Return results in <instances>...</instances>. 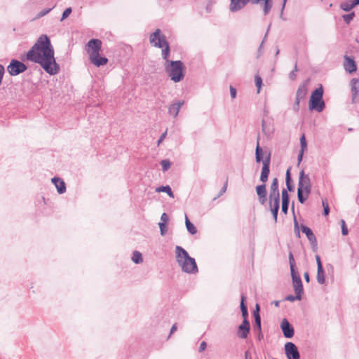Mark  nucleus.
<instances>
[{
  "label": "nucleus",
  "instance_id": "59",
  "mask_svg": "<svg viewBox=\"0 0 359 359\" xmlns=\"http://www.w3.org/2000/svg\"><path fill=\"white\" fill-rule=\"evenodd\" d=\"M240 325L244 326V327H246L250 329V323L247 318H243V321L242 324H241Z\"/></svg>",
  "mask_w": 359,
  "mask_h": 359
},
{
  "label": "nucleus",
  "instance_id": "20",
  "mask_svg": "<svg viewBox=\"0 0 359 359\" xmlns=\"http://www.w3.org/2000/svg\"><path fill=\"white\" fill-rule=\"evenodd\" d=\"M89 60L92 64L97 67L105 65L108 62V59L100 56V53L97 55L90 57Z\"/></svg>",
  "mask_w": 359,
  "mask_h": 359
},
{
  "label": "nucleus",
  "instance_id": "31",
  "mask_svg": "<svg viewBox=\"0 0 359 359\" xmlns=\"http://www.w3.org/2000/svg\"><path fill=\"white\" fill-rule=\"evenodd\" d=\"M285 181H286V186H287V190L289 191H292L294 190V187H293V186L292 184V179H291V177H290V169H287V170L286 172Z\"/></svg>",
  "mask_w": 359,
  "mask_h": 359
},
{
  "label": "nucleus",
  "instance_id": "3",
  "mask_svg": "<svg viewBox=\"0 0 359 359\" xmlns=\"http://www.w3.org/2000/svg\"><path fill=\"white\" fill-rule=\"evenodd\" d=\"M311 182L309 175L305 174L304 170L299 172L297 198L301 203H304L309 198L311 191Z\"/></svg>",
  "mask_w": 359,
  "mask_h": 359
},
{
  "label": "nucleus",
  "instance_id": "25",
  "mask_svg": "<svg viewBox=\"0 0 359 359\" xmlns=\"http://www.w3.org/2000/svg\"><path fill=\"white\" fill-rule=\"evenodd\" d=\"M250 330V329L246 327L239 325L237 332L238 337L241 339H246L248 337Z\"/></svg>",
  "mask_w": 359,
  "mask_h": 359
},
{
  "label": "nucleus",
  "instance_id": "18",
  "mask_svg": "<svg viewBox=\"0 0 359 359\" xmlns=\"http://www.w3.org/2000/svg\"><path fill=\"white\" fill-rule=\"evenodd\" d=\"M344 67L345 70L349 73L355 72L357 69L356 64L353 59H351L348 56H345Z\"/></svg>",
  "mask_w": 359,
  "mask_h": 359
},
{
  "label": "nucleus",
  "instance_id": "26",
  "mask_svg": "<svg viewBox=\"0 0 359 359\" xmlns=\"http://www.w3.org/2000/svg\"><path fill=\"white\" fill-rule=\"evenodd\" d=\"M161 48H162L161 55H162V58L165 61L164 64H167L168 62H171L172 60H170L168 59V57H169V55H170V48L169 43L167 44L166 46H163Z\"/></svg>",
  "mask_w": 359,
  "mask_h": 359
},
{
  "label": "nucleus",
  "instance_id": "41",
  "mask_svg": "<svg viewBox=\"0 0 359 359\" xmlns=\"http://www.w3.org/2000/svg\"><path fill=\"white\" fill-rule=\"evenodd\" d=\"M254 330L255 332H260V330H262V325H261V318H255V327Z\"/></svg>",
  "mask_w": 359,
  "mask_h": 359
},
{
  "label": "nucleus",
  "instance_id": "63",
  "mask_svg": "<svg viewBox=\"0 0 359 359\" xmlns=\"http://www.w3.org/2000/svg\"><path fill=\"white\" fill-rule=\"evenodd\" d=\"M304 276L305 280L309 283L310 280L309 273L308 272L304 273Z\"/></svg>",
  "mask_w": 359,
  "mask_h": 359
},
{
  "label": "nucleus",
  "instance_id": "45",
  "mask_svg": "<svg viewBox=\"0 0 359 359\" xmlns=\"http://www.w3.org/2000/svg\"><path fill=\"white\" fill-rule=\"evenodd\" d=\"M298 71L297 65L295 64L294 69L289 74V78L290 80L294 81L296 79V72Z\"/></svg>",
  "mask_w": 359,
  "mask_h": 359
},
{
  "label": "nucleus",
  "instance_id": "8",
  "mask_svg": "<svg viewBox=\"0 0 359 359\" xmlns=\"http://www.w3.org/2000/svg\"><path fill=\"white\" fill-rule=\"evenodd\" d=\"M27 69V66L17 60H12L7 67V71L11 76H16L24 72Z\"/></svg>",
  "mask_w": 359,
  "mask_h": 359
},
{
  "label": "nucleus",
  "instance_id": "15",
  "mask_svg": "<svg viewBox=\"0 0 359 359\" xmlns=\"http://www.w3.org/2000/svg\"><path fill=\"white\" fill-rule=\"evenodd\" d=\"M301 229L302 231L306 235L307 238L310 241L313 248H317V239L314 233H313L312 230L308 226L303 224L301 226Z\"/></svg>",
  "mask_w": 359,
  "mask_h": 359
},
{
  "label": "nucleus",
  "instance_id": "48",
  "mask_svg": "<svg viewBox=\"0 0 359 359\" xmlns=\"http://www.w3.org/2000/svg\"><path fill=\"white\" fill-rule=\"evenodd\" d=\"M161 236H164L167 232L166 224L159 223L158 224Z\"/></svg>",
  "mask_w": 359,
  "mask_h": 359
},
{
  "label": "nucleus",
  "instance_id": "38",
  "mask_svg": "<svg viewBox=\"0 0 359 359\" xmlns=\"http://www.w3.org/2000/svg\"><path fill=\"white\" fill-rule=\"evenodd\" d=\"M354 17H355L354 12L342 15V18L346 24H349L351 22V21L353 19Z\"/></svg>",
  "mask_w": 359,
  "mask_h": 359
},
{
  "label": "nucleus",
  "instance_id": "64",
  "mask_svg": "<svg viewBox=\"0 0 359 359\" xmlns=\"http://www.w3.org/2000/svg\"><path fill=\"white\" fill-rule=\"evenodd\" d=\"M294 230H298L299 229V224H298V222L297 221L295 217H294Z\"/></svg>",
  "mask_w": 359,
  "mask_h": 359
},
{
  "label": "nucleus",
  "instance_id": "33",
  "mask_svg": "<svg viewBox=\"0 0 359 359\" xmlns=\"http://www.w3.org/2000/svg\"><path fill=\"white\" fill-rule=\"evenodd\" d=\"M359 82L358 79H353L351 80V93L353 95V99H355L358 95V89L356 87V84Z\"/></svg>",
  "mask_w": 359,
  "mask_h": 359
},
{
  "label": "nucleus",
  "instance_id": "27",
  "mask_svg": "<svg viewBox=\"0 0 359 359\" xmlns=\"http://www.w3.org/2000/svg\"><path fill=\"white\" fill-rule=\"evenodd\" d=\"M156 191L158 192V193H160V192H165L171 198H174V194H173V192L170 188V186L168 185H166V186H161V187H158L156 189Z\"/></svg>",
  "mask_w": 359,
  "mask_h": 359
},
{
  "label": "nucleus",
  "instance_id": "57",
  "mask_svg": "<svg viewBox=\"0 0 359 359\" xmlns=\"http://www.w3.org/2000/svg\"><path fill=\"white\" fill-rule=\"evenodd\" d=\"M166 135H167V130L160 136V137L157 142L158 145H159L161 143V142L165 138Z\"/></svg>",
  "mask_w": 359,
  "mask_h": 359
},
{
  "label": "nucleus",
  "instance_id": "21",
  "mask_svg": "<svg viewBox=\"0 0 359 359\" xmlns=\"http://www.w3.org/2000/svg\"><path fill=\"white\" fill-rule=\"evenodd\" d=\"M52 182L55 184L57 188V192L60 194H64L66 191L65 183L59 177H53L51 180Z\"/></svg>",
  "mask_w": 359,
  "mask_h": 359
},
{
  "label": "nucleus",
  "instance_id": "34",
  "mask_svg": "<svg viewBox=\"0 0 359 359\" xmlns=\"http://www.w3.org/2000/svg\"><path fill=\"white\" fill-rule=\"evenodd\" d=\"M288 258L291 273L293 272H297L295 270V262L292 252H289Z\"/></svg>",
  "mask_w": 359,
  "mask_h": 359
},
{
  "label": "nucleus",
  "instance_id": "50",
  "mask_svg": "<svg viewBox=\"0 0 359 359\" xmlns=\"http://www.w3.org/2000/svg\"><path fill=\"white\" fill-rule=\"evenodd\" d=\"M229 90H230V95H231V98L232 99L236 98V94H237L236 89L233 86H230Z\"/></svg>",
  "mask_w": 359,
  "mask_h": 359
},
{
  "label": "nucleus",
  "instance_id": "10",
  "mask_svg": "<svg viewBox=\"0 0 359 359\" xmlns=\"http://www.w3.org/2000/svg\"><path fill=\"white\" fill-rule=\"evenodd\" d=\"M285 353L287 359H300L297 346L292 342H287L284 346Z\"/></svg>",
  "mask_w": 359,
  "mask_h": 359
},
{
  "label": "nucleus",
  "instance_id": "22",
  "mask_svg": "<svg viewBox=\"0 0 359 359\" xmlns=\"http://www.w3.org/2000/svg\"><path fill=\"white\" fill-rule=\"evenodd\" d=\"M270 210L272 213L274 222H277L278 213L280 208V201H274L269 203Z\"/></svg>",
  "mask_w": 359,
  "mask_h": 359
},
{
  "label": "nucleus",
  "instance_id": "5",
  "mask_svg": "<svg viewBox=\"0 0 359 359\" xmlns=\"http://www.w3.org/2000/svg\"><path fill=\"white\" fill-rule=\"evenodd\" d=\"M262 156L263 152L262 148L259 146L258 138L255 149V159L257 163H260L261 161H262L263 165L260 175V181L262 183H266L268 180L269 175L270 172L271 154H269L264 160L262 159Z\"/></svg>",
  "mask_w": 359,
  "mask_h": 359
},
{
  "label": "nucleus",
  "instance_id": "9",
  "mask_svg": "<svg viewBox=\"0 0 359 359\" xmlns=\"http://www.w3.org/2000/svg\"><path fill=\"white\" fill-rule=\"evenodd\" d=\"M86 47L90 58L100 53L102 48V41L100 39H92L87 43Z\"/></svg>",
  "mask_w": 359,
  "mask_h": 359
},
{
  "label": "nucleus",
  "instance_id": "37",
  "mask_svg": "<svg viewBox=\"0 0 359 359\" xmlns=\"http://www.w3.org/2000/svg\"><path fill=\"white\" fill-rule=\"evenodd\" d=\"M255 85L257 88V93H259L260 89L262 86V79L259 75L256 74L255 76Z\"/></svg>",
  "mask_w": 359,
  "mask_h": 359
},
{
  "label": "nucleus",
  "instance_id": "11",
  "mask_svg": "<svg viewBox=\"0 0 359 359\" xmlns=\"http://www.w3.org/2000/svg\"><path fill=\"white\" fill-rule=\"evenodd\" d=\"M269 203L274 201H280V193L278 189V180L275 177L271 182L269 196Z\"/></svg>",
  "mask_w": 359,
  "mask_h": 359
},
{
  "label": "nucleus",
  "instance_id": "29",
  "mask_svg": "<svg viewBox=\"0 0 359 359\" xmlns=\"http://www.w3.org/2000/svg\"><path fill=\"white\" fill-rule=\"evenodd\" d=\"M317 281L319 284H324L325 283V276L323 268L317 269Z\"/></svg>",
  "mask_w": 359,
  "mask_h": 359
},
{
  "label": "nucleus",
  "instance_id": "6",
  "mask_svg": "<svg viewBox=\"0 0 359 359\" xmlns=\"http://www.w3.org/2000/svg\"><path fill=\"white\" fill-rule=\"evenodd\" d=\"M323 97V88L320 85L319 88L315 89L311 93L309 102V110L316 111L317 112H322L325 107V104Z\"/></svg>",
  "mask_w": 359,
  "mask_h": 359
},
{
  "label": "nucleus",
  "instance_id": "24",
  "mask_svg": "<svg viewBox=\"0 0 359 359\" xmlns=\"http://www.w3.org/2000/svg\"><path fill=\"white\" fill-rule=\"evenodd\" d=\"M262 1H264V15H267L272 7L271 1H270V0H252V4H260Z\"/></svg>",
  "mask_w": 359,
  "mask_h": 359
},
{
  "label": "nucleus",
  "instance_id": "30",
  "mask_svg": "<svg viewBox=\"0 0 359 359\" xmlns=\"http://www.w3.org/2000/svg\"><path fill=\"white\" fill-rule=\"evenodd\" d=\"M245 299V297L243 295H242L241 301V310L243 318H247L248 316V311L247 306L244 303Z\"/></svg>",
  "mask_w": 359,
  "mask_h": 359
},
{
  "label": "nucleus",
  "instance_id": "28",
  "mask_svg": "<svg viewBox=\"0 0 359 359\" xmlns=\"http://www.w3.org/2000/svg\"><path fill=\"white\" fill-rule=\"evenodd\" d=\"M185 225L187 231L191 235H194L197 233L196 227L189 221L187 215L185 217Z\"/></svg>",
  "mask_w": 359,
  "mask_h": 359
},
{
  "label": "nucleus",
  "instance_id": "32",
  "mask_svg": "<svg viewBox=\"0 0 359 359\" xmlns=\"http://www.w3.org/2000/svg\"><path fill=\"white\" fill-rule=\"evenodd\" d=\"M132 260L135 264H140L142 262V255L139 251H134L133 253Z\"/></svg>",
  "mask_w": 359,
  "mask_h": 359
},
{
  "label": "nucleus",
  "instance_id": "54",
  "mask_svg": "<svg viewBox=\"0 0 359 359\" xmlns=\"http://www.w3.org/2000/svg\"><path fill=\"white\" fill-rule=\"evenodd\" d=\"M288 206H289V204H287V203H282L281 210L285 215H287V213Z\"/></svg>",
  "mask_w": 359,
  "mask_h": 359
},
{
  "label": "nucleus",
  "instance_id": "2",
  "mask_svg": "<svg viewBox=\"0 0 359 359\" xmlns=\"http://www.w3.org/2000/svg\"><path fill=\"white\" fill-rule=\"evenodd\" d=\"M175 257L176 262L183 272L187 273H196L198 272V267L195 259L191 257L188 252L181 246H176Z\"/></svg>",
  "mask_w": 359,
  "mask_h": 359
},
{
  "label": "nucleus",
  "instance_id": "39",
  "mask_svg": "<svg viewBox=\"0 0 359 359\" xmlns=\"http://www.w3.org/2000/svg\"><path fill=\"white\" fill-rule=\"evenodd\" d=\"M290 203V196L286 189H283L282 191V203Z\"/></svg>",
  "mask_w": 359,
  "mask_h": 359
},
{
  "label": "nucleus",
  "instance_id": "14",
  "mask_svg": "<svg viewBox=\"0 0 359 359\" xmlns=\"http://www.w3.org/2000/svg\"><path fill=\"white\" fill-rule=\"evenodd\" d=\"M256 192L258 196L259 202L262 205H264L267 201V191L265 183L256 187Z\"/></svg>",
  "mask_w": 359,
  "mask_h": 359
},
{
  "label": "nucleus",
  "instance_id": "56",
  "mask_svg": "<svg viewBox=\"0 0 359 359\" xmlns=\"http://www.w3.org/2000/svg\"><path fill=\"white\" fill-rule=\"evenodd\" d=\"M161 223H164V224L167 223V222L168 221V217L166 213H163L161 215Z\"/></svg>",
  "mask_w": 359,
  "mask_h": 359
},
{
  "label": "nucleus",
  "instance_id": "19",
  "mask_svg": "<svg viewBox=\"0 0 359 359\" xmlns=\"http://www.w3.org/2000/svg\"><path fill=\"white\" fill-rule=\"evenodd\" d=\"M184 101H177L171 104L168 107V113L172 115L174 117H176L178 115L180 108L184 104Z\"/></svg>",
  "mask_w": 359,
  "mask_h": 359
},
{
  "label": "nucleus",
  "instance_id": "58",
  "mask_svg": "<svg viewBox=\"0 0 359 359\" xmlns=\"http://www.w3.org/2000/svg\"><path fill=\"white\" fill-rule=\"evenodd\" d=\"M4 72H5V69H4V66L0 65V85L1 84V82H2V79H3V76L4 74Z\"/></svg>",
  "mask_w": 359,
  "mask_h": 359
},
{
  "label": "nucleus",
  "instance_id": "23",
  "mask_svg": "<svg viewBox=\"0 0 359 359\" xmlns=\"http://www.w3.org/2000/svg\"><path fill=\"white\" fill-rule=\"evenodd\" d=\"M307 94V87L305 84H302L299 86L297 93H296V99L297 100H304Z\"/></svg>",
  "mask_w": 359,
  "mask_h": 359
},
{
  "label": "nucleus",
  "instance_id": "62",
  "mask_svg": "<svg viewBox=\"0 0 359 359\" xmlns=\"http://www.w3.org/2000/svg\"><path fill=\"white\" fill-rule=\"evenodd\" d=\"M177 323H175V324L172 326V327H171V329H170V334H173V333L177 330Z\"/></svg>",
  "mask_w": 359,
  "mask_h": 359
},
{
  "label": "nucleus",
  "instance_id": "55",
  "mask_svg": "<svg viewBox=\"0 0 359 359\" xmlns=\"http://www.w3.org/2000/svg\"><path fill=\"white\" fill-rule=\"evenodd\" d=\"M206 347H207V344H206V342H205V341H202V342L201 343V344H200V346H199V348H198V351H199L200 353L203 352V351H205V350Z\"/></svg>",
  "mask_w": 359,
  "mask_h": 359
},
{
  "label": "nucleus",
  "instance_id": "53",
  "mask_svg": "<svg viewBox=\"0 0 359 359\" xmlns=\"http://www.w3.org/2000/svg\"><path fill=\"white\" fill-rule=\"evenodd\" d=\"M315 257H316V264H317V269L323 268L320 256L316 255Z\"/></svg>",
  "mask_w": 359,
  "mask_h": 359
},
{
  "label": "nucleus",
  "instance_id": "17",
  "mask_svg": "<svg viewBox=\"0 0 359 359\" xmlns=\"http://www.w3.org/2000/svg\"><path fill=\"white\" fill-rule=\"evenodd\" d=\"M358 5H359V0H346L341 3L340 8L346 12H348Z\"/></svg>",
  "mask_w": 359,
  "mask_h": 359
},
{
  "label": "nucleus",
  "instance_id": "42",
  "mask_svg": "<svg viewBox=\"0 0 359 359\" xmlns=\"http://www.w3.org/2000/svg\"><path fill=\"white\" fill-rule=\"evenodd\" d=\"M270 27H271V25L269 26L268 29H267V31H266V34L264 35V39H263L260 46H259V47L258 48L257 57H259L261 55V54H262V46H263V45H264V42L266 41V37H267V35H268Z\"/></svg>",
  "mask_w": 359,
  "mask_h": 359
},
{
  "label": "nucleus",
  "instance_id": "16",
  "mask_svg": "<svg viewBox=\"0 0 359 359\" xmlns=\"http://www.w3.org/2000/svg\"><path fill=\"white\" fill-rule=\"evenodd\" d=\"M249 2L252 3V0H231L230 11L231 12L238 11Z\"/></svg>",
  "mask_w": 359,
  "mask_h": 359
},
{
  "label": "nucleus",
  "instance_id": "43",
  "mask_svg": "<svg viewBox=\"0 0 359 359\" xmlns=\"http://www.w3.org/2000/svg\"><path fill=\"white\" fill-rule=\"evenodd\" d=\"M285 299L289 302H294L295 300H301L302 299V295L300 294H295L294 295H287L285 297Z\"/></svg>",
  "mask_w": 359,
  "mask_h": 359
},
{
  "label": "nucleus",
  "instance_id": "46",
  "mask_svg": "<svg viewBox=\"0 0 359 359\" xmlns=\"http://www.w3.org/2000/svg\"><path fill=\"white\" fill-rule=\"evenodd\" d=\"M262 132L265 135H269L271 134V131L270 128L266 126L264 121H262Z\"/></svg>",
  "mask_w": 359,
  "mask_h": 359
},
{
  "label": "nucleus",
  "instance_id": "13",
  "mask_svg": "<svg viewBox=\"0 0 359 359\" xmlns=\"http://www.w3.org/2000/svg\"><path fill=\"white\" fill-rule=\"evenodd\" d=\"M280 327L285 337L290 339L294 336V328L286 318L283 319Z\"/></svg>",
  "mask_w": 359,
  "mask_h": 359
},
{
  "label": "nucleus",
  "instance_id": "12",
  "mask_svg": "<svg viewBox=\"0 0 359 359\" xmlns=\"http://www.w3.org/2000/svg\"><path fill=\"white\" fill-rule=\"evenodd\" d=\"M292 285L295 294L302 295L303 293V285L302 279L297 272L291 273Z\"/></svg>",
  "mask_w": 359,
  "mask_h": 359
},
{
  "label": "nucleus",
  "instance_id": "47",
  "mask_svg": "<svg viewBox=\"0 0 359 359\" xmlns=\"http://www.w3.org/2000/svg\"><path fill=\"white\" fill-rule=\"evenodd\" d=\"M341 233L344 236H346L348 233V228L346 227L345 221L344 219L341 220Z\"/></svg>",
  "mask_w": 359,
  "mask_h": 359
},
{
  "label": "nucleus",
  "instance_id": "35",
  "mask_svg": "<svg viewBox=\"0 0 359 359\" xmlns=\"http://www.w3.org/2000/svg\"><path fill=\"white\" fill-rule=\"evenodd\" d=\"M56 4H53V6L51 8H45L42 11H41L36 15V18H41L43 16H45L46 15H47L49 12H50L55 7Z\"/></svg>",
  "mask_w": 359,
  "mask_h": 359
},
{
  "label": "nucleus",
  "instance_id": "36",
  "mask_svg": "<svg viewBox=\"0 0 359 359\" xmlns=\"http://www.w3.org/2000/svg\"><path fill=\"white\" fill-rule=\"evenodd\" d=\"M161 165L162 166V170L165 172L170 168L171 163L168 159H164L161 161Z\"/></svg>",
  "mask_w": 359,
  "mask_h": 359
},
{
  "label": "nucleus",
  "instance_id": "4",
  "mask_svg": "<svg viewBox=\"0 0 359 359\" xmlns=\"http://www.w3.org/2000/svg\"><path fill=\"white\" fill-rule=\"evenodd\" d=\"M163 66L168 76L175 83H178L184 79V67L181 60L168 62Z\"/></svg>",
  "mask_w": 359,
  "mask_h": 359
},
{
  "label": "nucleus",
  "instance_id": "51",
  "mask_svg": "<svg viewBox=\"0 0 359 359\" xmlns=\"http://www.w3.org/2000/svg\"><path fill=\"white\" fill-rule=\"evenodd\" d=\"M253 316L255 318H256V317L261 318L259 315V306L258 304H256L255 309L253 311Z\"/></svg>",
  "mask_w": 359,
  "mask_h": 359
},
{
  "label": "nucleus",
  "instance_id": "7",
  "mask_svg": "<svg viewBox=\"0 0 359 359\" xmlns=\"http://www.w3.org/2000/svg\"><path fill=\"white\" fill-rule=\"evenodd\" d=\"M149 41L152 46L159 48H161L168 44V42L166 40V36L161 33V31L159 29H156L154 32L150 34Z\"/></svg>",
  "mask_w": 359,
  "mask_h": 359
},
{
  "label": "nucleus",
  "instance_id": "60",
  "mask_svg": "<svg viewBox=\"0 0 359 359\" xmlns=\"http://www.w3.org/2000/svg\"><path fill=\"white\" fill-rule=\"evenodd\" d=\"M304 153V151H299V154L297 156L298 165H299V163L302 161Z\"/></svg>",
  "mask_w": 359,
  "mask_h": 359
},
{
  "label": "nucleus",
  "instance_id": "1",
  "mask_svg": "<svg viewBox=\"0 0 359 359\" xmlns=\"http://www.w3.org/2000/svg\"><path fill=\"white\" fill-rule=\"evenodd\" d=\"M22 60L40 65L43 70L50 75L57 74L60 71L59 65L54 57L53 46L46 34H42L37 39Z\"/></svg>",
  "mask_w": 359,
  "mask_h": 359
},
{
  "label": "nucleus",
  "instance_id": "40",
  "mask_svg": "<svg viewBox=\"0 0 359 359\" xmlns=\"http://www.w3.org/2000/svg\"><path fill=\"white\" fill-rule=\"evenodd\" d=\"M300 147H301L300 151H305V150L307 148V142L306 140L305 135L304 134L300 137Z\"/></svg>",
  "mask_w": 359,
  "mask_h": 359
},
{
  "label": "nucleus",
  "instance_id": "44",
  "mask_svg": "<svg viewBox=\"0 0 359 359\" xmlns=\"http://www.w3.org/2000/svg\"><path fill=\"white\" fill-rule=\"evenodd\" d=\"M72 9L71 7L66 8L62 15L60 21H63L64 20H65L72 13Z\"/></svg>",
  "mask_w": 359,
  "mask_h": 359
},
{
  "label": "nucleus",
  "instance_id": "52",
  "mask_svg": "<svg viewBox=\"0 0 359 359\" xmlns=\"http://www.w3.org/2000/svg\"><path fill=\"white\" fill-rule=\"evenodd\" d=\"M226 187H227V182H226L225 184L224 185V187L222 188L217 197L214 198V200H216L218 197L221 196L223 194H224L226 191Z\"/></svg>",
  "mask_w": 359,
  "mask_h": 359
},
{
  "label": "nucleus",
  "instance_id": "61",
  "mask_svg": "<svg viewBox=\"0 0 359 359\" xmlns=\"http://www.w3.org/2000/svg\"><path fill=\"white\" fill-rule=\"evenodd\" d=\"M300 101L301 100H297V99L295 100L293 108H294V110L296 111H298V110H299Z\"/></svg>",
  "mask_w": 359,
  "mask_h": 359
},
{
  "label": "nucleus",
  "instance_id": "49",
  "mask_svg": "<svg viewBox=\"0 0 359 359\" xmlns=\"http://www.w3.org/2000/svg\"><path fill=\"white\" fill-rule=\"evenodd\" d=\"M323 214L324 215H327L330 212V208L328 203L323 201Z\"/></svg>",
  "mask_w": 359,
  "mask_h": 359
}]
</instances>
